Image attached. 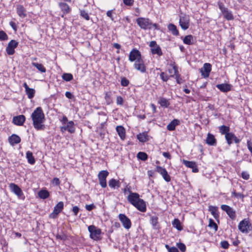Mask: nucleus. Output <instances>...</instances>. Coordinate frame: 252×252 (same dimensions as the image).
<instances>
[{
	"label": "nucleus",
	"instance_id": "obj_1",
	"mask_svg": "<svg viewBox=\"0 0 252 252\" xmlns=\"http://www.w3.org/2000/svg\"><path fill=\"white\" fill-rule=\"evenodd\" d=\"M31 118L35 129L37 130H43L45 129L44 123L45 117L41 107H38L33 111L31 115Z\"/></svg>",
	"mask_w": 252,
	"mask_h": 252
},
{
	"label": "nucleus",
	"instance_id": "obj_2",
	"mask_svg": "<svg viewBox=\"0 0 252 252\" xmlns=\"http://www.w3.org/2000/svg\"><path fill=\"white\" fill-rule=\"evenodd\" d=\"M136 21L139 27L143 30H151L153 28L155 30H159L158 25L153 23L149 18L139 17L136 20Z\"/></svg>",
	"mask_w": 252,
	"mask_h": 252
},
{
	"label": "nucleus",
	"instance_id": "obj_3",
	"mask_svg": "<svg viewBox=\"0 0 252 252\" xmlns=\"http://www.w3.org/2000/svg\"><path fill=\"white\" fill-rule=\"evenodd\" d=\"M238 229L242 233H248L252 230V224L248 219H245L240 222Z\"/></svg>",
	"mask_w": 252,
	"mask_h": 252
},
{
	"label": "nucleus",
	"instance_id": "obj_4",
	"mask_svg": "<svg viewBox=\"0 0 252 252\" xmlns=\"http://www.w3.org/2000/svg\"><path fill=\"white\" fill-rule=\"evenodd\" d=\"M88 230L90 233V237L94 240H98L100 239V235L101 234V230L97 228L94 225H92L88 227Z\"/></svg>",
	"mask_w": 252,
	"mask_h": 252
},
{
	"label": "nucleus",
	"instance_id": "obj_5",
	"mask_svg": "<svg viewBox=\"0 0 252 252\" xmlns=\"http://www.w3.org/2000/svg\"><path fill=\"white\" fill-rule=\"evenodd\" d=\"M142 59L141 53L137 49L134 48L129 53L128 60L130 62H136Z\"/></svg>",
	"mask_w": 252,
	"mask_h": 252
},
{
	"label": "nucleus",
	"instance_id": "obj_6",
	"mask_svg": "<svg viewBox=\"0 0 252 252\" xmlns=\"http://www.w3.org/2000/svg\"><path fill=\"white\" fill-rule=\"evenodd\" d=\"M189 21L188 15H183L180 16L179 24L183 30H186L189 28Z\"/></svg>",
	"mask_w": 252,
	"mask_h": 252
},
{
	"label": "nucleus",
	"instance_id": "obj_7",
	"mask_svg": "<svg viewBox=\"0 0 252 252\" xmlns=\"http://www.w3.org/2000/svg\"><path fill=\"white\" fill-rule=\"evenodd\" d=\"M63 125L60 127V130L62 133H64L66 131H68L70 133H73L75 132V128L73 121H69L65 125Z\"/></svg>",
	"mask_w": 252,
	"mask_h": 252
},
{
	"label": "nucleus",
	"instance_id": "obj_8",
	"mask_svg": "<svg viewBox=\"0 0 252 252\" xmlns=\"http://www.w3.org/2000/svg\"><path fill=\"white\" fill-rule=\"evenodd\" d=\"M149 46L151 48V51L153 54H157L158 56L162 55L161 48L157 44L155 41H152L150 42Z\"/></svg>",
	"mask_w": 252,
	"mask_h": 252
},
{
	"label": "nucleus",
	"instance_id": "obj_9",
	"mask_svg": "<svg viewBox=\"0 0 252 252\" xmlns=\"http://www.w3.org/2000/svg\"><path fill=\"white\" fill-rule=\"evenodd\" d=\"M109 173L106 170L101 171L98 175V178L99 181V184L102 188H105L107 186L106 179L108 176Z\"/></svg>",
	"mask_w": 252,
	"mask_h": 252
},
{
	"label": "nucleus",
	"instance_id": "obj_10",
	"mask_svg": "<svg viewBox=\"0 0 252 252\" xmlns=\"http://www.w3.org/2000/svg\"><path fill=\"white\" fill-rule=\"evenodd\" d=\"M119 219L125 228L129 229L131 227V221L125 214H120L119 215Z\"/></svg>",
	"mask_w": 252,
	"mask_h": 252
},
{
	"label": "nucleus",
	"instance_id": "obj_11",
	"mask_svg": "<svg viewBox=\"0 0 252 252\" xmlns=\"http://www.w3.org/2000/svg\"><path fill=\"white\" fill-rule=\"evenodd\" d=\"M63 208V202L60 201L54 207L53 212L50 214L49 217L52 219L57 218L58 214L62 212Z\"/></svg>",
	"mask_w": 252,
	"mask_h": 252
},
{
	"label": "nucleus",
	"instance_id": "obj_12",
	"mask_svg": "<svg viewBox=\"0 0 252 252\" xmlns=\"http://www.w3.org/2000/svg\"><path fill=\"white\" fill-rule=\"evenodd\" d=\"M18 42L15 40H11L8 44L6 51L8 55H12L15 53V49L17 47Z\"/></svg>",
	"mask_w": 252,
	"mask_h": 252
},
{
	"label": "nucleus",
	"instance_id": "obj_13",
	"mask_svg": "<svg viewBox=\"0 0 252 252\" xmlns=\"http://www.w3.org/2000/svg\"><path fill=\"white\" fill-rule=\"evenodd\" d=\"M220 208L232 220H234L236 218V212L233 208L226 205H221Z\"/></svg>",
	"mask_w": 252,
	"mask_h": 252
},
{
	"label": "nucleus",
	"instance_id": "obj_14",
	"mask_svg": "<svg viewBox=\"0 0 252 252\" xmlns=\"http://www.w3.org/2000/svg\"><path fill=\"white\" fill-rule=\"evenodd\" d=\"M225 138L229 145H230L233 143V141L235 143L238 144L241 141V140L238 139L234 133L231 132L229 134H227L226 135H225Z\"/></svg>",
	"mask_w": 252,
	"mask_h": 252
},
{
	"label": "nucleus",
	"instance_id": "obj_15",
	"mask_svg": "<svg viewBox=\"0 0 252 252\" xmlns=\"http://www.w3.org/2000/svg\"><path fill=\"white\" fill-rule=\"evenodd\" d=\"M211 71V65L209 63H204L203 67L200 69L202 76L205 78H207L209 76Z\"/></svg>",
	"mask_w": 252,
	"mask_h": 252
},
{
	"label": "nucleus",
	"instance_id": "obj_16",
	"mask_svg": "<svg viewBox=\"0 0 252 252\" xmlns=\"http://www.w3.org/2000/svg\"><path fill=\"white\" fill-rule=\"evenodd\" d=\"M157 171L162 175V177L163 178L165 181L167 182L170 181V177L168 175L167 171L165 168H162L161 166H158L157 167Z\"/></svg>",
	"mask_w": 252,
	"mask_h": 252
},
{
	"label": "nucleus",
	"instance_id": "obj_17",
	"mask_svg": "<svg viewBox=\"0 0 252 252\" xmlns=\"http://www.w3.org/2000/svg\"><path fill=\"white\" fill-rule=\"evenodd\" d=\"M9 187L12 190L19 198H21L23 196V193L21 189L16 184L11 183Z\"/></svg>",
	"mask_w": 252,
	"mask_h": 252
},
{
	"label": "nucleus",
	"instance_id": "obj_18",
	"mask_svg": "<svg viewBox=\"0 0 252 252\" xmlns=\"http://www.w3.org/2000/svg\"><path fill=\"white\" fill-rule=\"evenodd\" d=\"M134 67L136 70L140 71L142 73H144L146 72V66L144 65L142 59L135 62L134 64Z\"/></svg>",
	"mask_w": 252,
	"mask_h": 252
},
{
	"label": "nucleus",
	"instance_id": "obj_19",
	"mask_svg": "<svg viewBox=\"0 0 252 252\" xmlns=\"http://www.w3.org/2000/svg\"><path fill=\"white\" fill-rule=\"evenodd\" d=\"M139 211L142 212H145L146 211V205L145 202L142 199H139L136 203L133 205Z\"/></svg>",
	"mask_w": 252,
	"mask_h": 252
},
{
	"label": "nucleus",
	"instance_id": "obj_20",
	"mask_svg": "<svg viewBox=\"0 0 252 252\" xmlns=\"http://www.w3.org/2000/svg\"><path fill=\"white\" fill-rule=\"evenodd\" d=\"M127 199L130 204L133 205L140 199L139 195L136 192H130V194L128 195Z\"/></svg>",
	"mask_w": 252,
	"mask_h": 252
},
{
	"label": "nucleus",
	"instance_id": "obj_21",
	"mask_svg": "<svg viewBox=\"0 0 252 252\" xmlns=\"http://www.w3.org/2000/svg\"><path fill=\"white\" fill-rule=\"evenodd\" d=\"M26 120L25 116L23 115H20L15 116L13 118V123L17 126H22Z\"/></svg>",
	"mask_w": 252,
	"mask_h": 252
},
{
	"label": "nucleus",
	"instance_id": "obj_22",
	"mask_svg": "<svg viewBox=\"0 0 252 252\" xmlns=\"http://www.w3.org/2000/svg\"><path fill=\"white\" fill-rule=\"evenodd\" d=\"M23 86L25 89V92L29 98L31 99L33 97L35 94V90L33 89L30 88L27 84L25 82Z\"/></svg>",
	"mask_w": 252,
	"mask_h": 252
},
{
	"label": "nucleus",
	"instance_id": "obj_23",
	"mask_svg": "<svg viewBox=\"0 0 252 252\" xmlns=\"http://www.w3.org/2000/svg\"><path fill=\"white\" fill-rule=\"evenodd\" d=\"M206 142L208 145L210 146H216L217 144V141L215 136L210 133L207 134Z\"/></svg>",
	"mask_w": 252,
	"mask_h": 252
},
{
	"label": "nucleus",
	"instance_id": "obj_24",
	"mask_svg": "<svg viewBox=\"0 0 252 252\" xmlns=\"http://www.w3.org/2000/svg\"><path fill=\"white\" fill-rule=\"evenodd\" d=\"M17 13L22 18L27 16L26 10L23 5H18L17 6Z\"/></svg>",
	"mask_w": 252,
	"mask_h": 252
},
{
	"label": "nucleus",
	"instance_id": "obj_25",
	"mask_svg": "<svg viewBox=\"0 0 252 252\" xmlns=\"http://www.w3.org/2000/svg\"><path fill=\"white\" fill-rule=\"evenodd\" d=\"M8 140L9 143L12 146L19 143L21 141L20 137L16 134H12L9 137Z\"/></svg>",
	"mask_w": 252,
	"mask_h": 252
},
{
	"label": "nucleus",
	"instance_id": "obj_26",
	"mask_svg": "<svg viewBox=\"0 0 252 252\" xmlns=\"http://www.w3.org/2000/svg\"><path fill=\"white\" fill-rule=\"evenodd\" d=\"M116 131L122 140H124L126 137V130L122 126H118L116 128Z\"/></svg>",
	"mask_w": 252,
	"mask_h": 252
},
{
	"label": "nucleus",
	"instance_id": "obj_27",
	"mask_svg": "<svg viewBox=\"0 0 252 252\" xmlns=\"http://www.w3.org/2000/svg\"><path fill=\"white\" fill-rule=\"evenodd\" d=\"M216 87L222 92H227L231 90V85L228 84H221L216 85Z\"/></svg>",
	"mask_w": 252,
	"mask_h": 252
},
{
	"label": "nucleus",
	"instance_id": "obj_28",
	"mask_svg": "<svg viewBox=\"0 0 252 252\" xmlns=\"http://www.w3.org/2000/svg\"><path fill=\"white\" fill-rule=\"evenodd\" d=\"M59 6L64 14H67L70 11V8L66 3L60 2L59 3Z\"/></svg>",
	"mask_w": 252,
	"mask_h": 252
},
{
	"label": "nucleus",
	"instance_id": "obj_29",
	"mask_svg": "<svg viewBox=\"0 0 252 252\" xmlns=\"http://www.w3.org/2000/svg\"><path fill=\"white\" fill-rule=\"evenodd\" d=\"M209 211L211 212L214 218L217 220L219 218V214L218 212V207L217 206H210L209 207Z\"/></svg>",
	"mask_w": 252,
	"mask_h": 252
},
{
	"label": "nucleus",
	"instance_id": "obj_30",
	"mask_svg": "<svg viewBox=\"0 0 252 252\" xmlns=\"http://www.w3.org/2000/svg\"><path fill=\"white\" fill-rule=\"evenodd\" d=\"M178 125H179V120L174 119L167 126V129L170 131L174 130L175 129V127Z\"/></svg>",
	"mask_w": 252,
	"mask_h": 252
},
{
	"label": "nucleus",
	"instance_id": "obj_31",
	"mask_svg": "<svg viewBox=\"0 0 252 252\" xmlns=\"http://www.w3.org/2000/svg\"><path fill=\"white\" fill-rule=\"evenodd\" d=\"M194 42V39L192 35H186L183 39V42L185 44L192 45Z\"/></svg>",
	"mask_w": 252,
	"mask_h": 252
},
{
	"label": "nucleus",
	"instance_id": "obj_32",
	"mask_svg": "<svg viewBox=\"0 0 252 252\" xmlns=\"http://www.w3.org/2000/svg\"><path fill=\"white\" fill-rule=\"evenodd\" d=\"M167 28L168 30L171 32L173 35L176 36L179 35V32L177 29V27L173 24H169L168 25Z\"/></svg>",
	"mask_w": 252,
	"mask_h": 252
},
{
	"label": "nucleus",
	"instance_id": "obj_33",
	"mask_svg": "<svg viewBox=\"0 0 252 252\" xmlns=\"http://www.w3.org/2000/svg\"><path fill=\"white\" fill-rule=\"evenodd\" d=\"M32 65L36 67L41 73H45L46 71L45 67L41 63L32 62Z\"/></svg>",
	"mask_w": 252,
	"mask_h": 252
},
{
	"label": "nucleus",
	"instance_id": "obj_34",
	"mask_svg": "<svg viewBox=\"0 0 252 252\" xmlns=\"http://www.w3.org/2000/svg\"><path fill=\"white\" fill-rule=\"evenodd\" d=\"M108 185L110 188L115 189L119 188L120 183L119 181L112 179L109 181Z\"/></svg>",
	"mask_w": 252,
	"mask_h": 252
},
{
	"label": "nucleus",
	"instance_id": "obj_35",
	"mask_svg": "<svg viewBox=\"0 0 252 252\" xmlns=\"http://www.w3.org/2000/svg\"><path fill=\"white\" fill-rule=\"evenodd\" d=\"M219 129L220 133L221 134H224L225 136L227 134H229L230 133L229 132V130H230L229 127L224 126V125H222V126H219Z\"/></svg>",
	"mask_w": 252,
	"mask_h": 252
},
{
	"label": "nucleus",
	"instance_id": "obj_36",
	"mask_svg": "<svg viewBox=\"0 0 252 252\" xmlns=\"http://www.w3.org/2000/svg\"><path fill=\"white\" fill-rule=\"evenodd\" d=\"M26 158L29 163L31 164H33L35 163V159L32 155V153L31 152L29 151L26 152Z\"/></svg>",
	"mask_w": 252,
	"mask_h": 252
},
{
	"label": "nucleus",
	"instance_id": "obj_37",
	"mask_svg": "<svg viewBox=\"0 0 252 252\" xmlns=\"http://www.w3.org/2000/svg\"><path fill=\"white\" fill-rule=\"evenodd\" d=\"M105 100L106 101V103L107 105H109L113 102V100L112 99V93L111 92H107L105 93Z\"/></svg>",
	"mask_w": 252,
	"mask_h": 252
},
{
	"label": "nucleus",
	"instance_id": "obj_38",
	"mask_svg": "<svg viewBox=\"0 0 252 252\" xmlns=\"http://www.w3.org/2000/svg\"><path fill=\"white\" fill-rule=\"evenodd\" d=\"M137 137L141 142H145L148 140V136L146 133H139L137 135Z\"/></svg>",
	"mask_w": 252,
	"mask_h": 252
},
{
	"label": "nucleus",
	"instance_id": "obj_39",
	"mask_svg": "<svg viewBox=\"0 0 252 252\" xmlns=\"http://www.w3.org/2000/svg\"><path fill=\"white\" fill-rule=\"evenodd\" d=\"M168 71L170 74V77H174L179 73L177 67L174 64L172 65V68H168Z\"/></svg>",
	"mask_w": 252,
	"mask_h": 252
},
{
	"label": "nucleus",
	"instance_id": "obj_40",
	"mask_svg": "<svg viewBox=\"0 0 252 252\" xmlns=\"http://www.w3.org/2000/svg\"><path fill=\"white\" fill-rule=\"evenodd\" d=\"M173 227L176 228L177 230L181 231L183 228L181 226L180 221L178 219H175L172 222Z\"/></svg>",
	"mask_w": 252,
	"mask_h": 252
},
{
	"label": "nucleus",
	"instance_id": "obj_41",
	"mask_svg": "<svg viewBox=\"0 0 252 252\" xmlns=\"http://www.w3.org/2000/svg\"><path fill=\"white\" fill-rule=\"evenodd\" d=\"M38 196L40 198L46 199L49 196V192L47 190H41L38 192Z\"/></svg>",
	"mask_w": 252,
	"mask_h": 252
},
{
	"label": "nucleus",
	"instance_id": "obj_42",
	"mask_svg": "<svg viewBox=\"0 0 252 252\" xmlns=\"http://www.w3.org/2000/svg\"><path fill=\"white\" fill-rule=\"evenodd\" d=\"M158 103L161 106L164 107H168L170 104L167 99L163 97L159 98Z\"/></svg>",
	"mask_w": 252,
	"mask_h": 252
},
{
	"label": "nucleus",
	"instance_id": "obj_43",
	"mask_svg": "<svg viewBox=\"0 0 252 252\" xmlns=\"http://www.w3.org/2000/svg\"><path fill=\"white\" fill-rule=\"evenodd\" d=\"M137 157L141 160L145 161L148 158V155L145 152H140L137 154Z\"/></svg>",
	"mask_w": 252,
	"mask_h": 252
},
{
	"label": "nucleus",
	"instance_id": "obj_44",
	"mask_svg": "<svg viewBox=\"0 0 252 252\" xmlns=\"http://www.w3.org/2000/svg\"><path fill=\"white\" fill-rule=\"evenodd\" d=\"M222 13L224 18H226L227 20H231L233 19V16L232 13L228 11V9Z\"/></svg>",
	"mask_w": 252,
	"mask_h": 252
},
{
	"label": "nucleus",
	"instance_id": "obj_45",
	"mask_svg": "<svg viewBox=\"0 0 252 252\" xmlns=\"http://www.w3.org/2000/svg\"><path fill=\"white\" fill-rule=\"evenodd\" d=\"M150 223L154 228H157L158 224V218L155 216L151 217Z\"/></svg>",
	"mask_w": 252,
	"mask_h": 252
},
{
	"label": "nucleus",
	"instance_id": "obj_46",
	"mask_svg": "<svg viewBox=\"0 0 252 252\" xmlns=\"http://www.w3.org/2000/svg\"><path fill=\"white\" fill-rule=\"evenodd\" d=\"M62 78L65 81H70L73 79V75L71 73H64L62 75Z\"/></svg>",
	"mask_w": 252,
	"mask_h": 252
},
{
	"label": "nucleus",
	"instance_id": "obj_47",
	"mask_svg": "<svg viewBox=\"0 0 252 252\" xmlns=\"http://www.w3.org/2000/svg\"><path fill=\"white\" fill-rule=\"evenodd\" d=\"M184 163L187 167L191 168L192 169H194V168H195L196 166V163L193 161L184 160Z\"/></svg>",
	"mask_w": 252,
	"mask_h": 252
},
{
	"label": "nucleus",
	"instance_id": "obj_48",
	"mask_svg": "<svg viewBox=\"0 0 252 252\" xmlns=\"http://www.w3.org/2000/svg\"><path fill=\"white\" fill-rule=\"evenodd\" d=\"M81 16L86 20H90V16L88 13L85 10H80Z\"/></svg>",
	"mask_w": 252,
	"mask_h": 252
},
{
	"label": "nucleus",
	"instance_id": "obj_49",
	"mask_svg": "<svg viewBox=\"0 0 252 252\" xmlns=\"http://www.w3.org/2000/svg\"><path fill=\"white\" fill-rule=\"evenodd\" d=\"M208 226L211 228L214 229L215 232L218 230V227L217 224L211 219L209 220V223Z\"/></svg>",
	"mask_w": 252,
	"mask_h": 252
},
{
	"label": "nucleus",
	"instance_id": "obj_50",
	"mask_svg": "<svg viewBox=\"0 0 252 252\" xmlns=\"http://www.w3.org/2000/svg\"><path fill=\"white\" fill-rule=\"evenodd\" d=\"M160 77L163 82H167L170 77V76H168L165 72H162L160 74Z\"/></svg>",
	"mask_w": 252,
	"mask_h": 252
},
{
	"label": "nucleus",
	"instance_id": "obj_51",
	"mask_svg": "<svg viewBox=\"0 0 252 252\" xmlns=\"http://www.w3.org/2000/svg\"><path fill=\"white\" fill-rule=\"evenodd\" d=\"M165 247L168 250V252H178V249L175 247H169L168 245H165Z\"/></svg>",
	"mask_w": 252,
	"mask_h": 252
},
{
	"label": "nucleus",
	"instance_id": "obj_52",
	"mask_svg": "<svg viewBox=\"0 0 252 252\" xmlns=\"http://www.w3.org/2000/svg\"><path fill=\"white\" fill-rule=\"evenodd\" d=\"M129 81L126 78L123 77L121 79V84L123 87H126L128 85Z\"/></svg>",
	"mask_w": 252,
	"mask_h": 252
},
{
	"label": "nucleus",
	"instance_id": "obj_53",
	"mask_svg": "<svg viewBox=\"0 0 252 252\" xmlns=\"http://www.w3.org/2000/svg\"><path fill=\"white\" fill-rule=\"evenodd\" d=\"M178 248L182 252H185L186 250V245L182 243H177V244Z\"/></svg>",
	"mask_w": 252,
	"mask_h": 252
},
{
	"label": "nucleus",
	"instance_id": "obj_54",
	"mask_svg": "<svg viewBox=\"0 0 252 252\" xmlns=\"http://www.w3.org/2000/svg\"><path fill=\"white\" fill-rule=\"evenodd\" d=\"M8 38L7 35L3 31H0V40H5Z\"/></svg>",
	"mask_w": 252,
	"mask_h": 252
},
{
	"label": "nucleus",
	"instance_id": "obj_55",
	"mask_svg": "<svg viewBox=\"0 0 252 252\" xmlns=\"http://www.w3.org/2000/svg\"><path fill=\"white\" fill-rule=\"evenodd\" d=\"M124 103V99L121 96H118L116 99V103L117 105H123Z\"/></svg>",
	"mask_w": 252,
	"mask_h": 252
},
{
	"label": "nucleus",
	"instance_id": "obj_56",
	"mask_svg": "<svg viewBox=\"0 0 252 252\" xmlns=\"http://www.w3.org/2000/svg\"><path fill=\"white\" fill-rule=\"evenodd\" d=\"M220 246L222 248H223L224 249H226L228 248L229 245L227 241H223L221 242Z\"/></svg>",
	"mask_w": 252,
	"mask_h": 252
},
{
	"label": "nucleus",
	"instance_id": "obj_57",
	"mask_svg": "<svg viewBox=\"0 0 252 252\" xmlns=\"http://www.w3.org/2000/svg\"><path fill=\"white\" fill-rule=\"evenodd\" d=\"M80 209L77 206H75L73 207L72 209V211L73 213L74 216H77L78 212H79Z\"/></svg>",
	"mask_w": 252,
	"mask_h": 252
},
{
	"label": "nucleus",
	"instance_id": "obj_58",
	"mask_svg": "<svg viewBox=\"0 0 252 252\" xmlns=\"http://www.w3.org/2000/svg\"><path fill=\"white\" fill-rule=\"evenodd\" d=\"M242 177L245 180H248L250 178V175L248 172L243 171L242 173Z\"/></svg>",
	"mask_w": 252,
	"mask_h": 252
},
{
	"label": "nucleus",
	"instance_id": "obj_59",
	"mask_svg": "<svg viewBox=\"0 0 252 252\" xmlns=\"http://www.w3.org/2000/svg\"><path fill=\"white\" fill-rule=\"evenodd\" d=\"M124 3L127 6H131L134 3V0H123Z\"/></svg>",
	"mask_w": 252,
	"mask_h": 252
},
{
	"label": "nucleus",
	"instance_id": "obj_60",
	"mask_svg": "<svg viewBox=\"0 0 252 252\" xmlns=\"http://www.w3.org/2000/svg\"><path fill=\"white\" fill-rule=\"evenodd\" d=\"M175 79L176 80V82L178 84H181L183 83V80L180 77V75L178 73L176 75H175Z\"/></svg>",
	"mask_w": 252,
	"mask_h": 252
},
{
	"label": "nucleus",
	"instance_id": "obj_61",
	"mask_svg": "<svg viewBox=\"0 0 252 252\" xmlns=\"http://www.w3.org/2000/svg\"><path fill=\"white\" fill-rule=\"evenodd\" d=\"M218 6L221 12H223L227 9V8L224 7V4L221 2L218 3Z\"/></svg>",
	"mask_w": 252,
	"mask_h": 252
},
{
	"label": "nucleus",
	"instance_id": "obj_62",
	"mask_svg": "<svg viewBox=\"0 0 252 252\" xmlns=\"http://www.w3.org/2000/svg\"><path fill=\"white\" fill-rule=\"evenodd\" d=\"M232 195L237 198H240L243 199L244 197V195L241 193H237L236 192H233Z\"/></svg>",
	"mask_w": 252,
	"mask_h": 252
},
{
	"label": "nucleus",
	"instance_id": "obj_63",
	"mask_svg": "<svg viewBox=\"0 0 252 252\" xmlns=\"http://www.w3.org/2000/svg\"><path fill=\"white\" fill-rule=\"evenodd\" d=\"M95 208V206L94 204L86 205L85 206V208L87 210L90 211L92 210L93 209Z\"/></svg>",
	"mask_w": 252,
	"mask_h": 252
},
{
	"label": "nucleus",
	"instance_id": "obj_64",
	"mask_svg": "<svg viewBox=\"0 0 252 252\" xmlns=\"http://www.w3.org/2000/svg\"><path fill=\"white\" fill-rule=\"evenodd\" d=\"M247 147L248 149L252 154V143L250 141H247Z\"/></svg>",
	"mask_w": 252,
	"mask_h": 252
}]
</instances>
